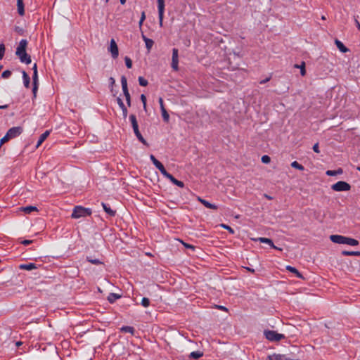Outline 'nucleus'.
Returning <instances> with one entry per match:
<instances>
[{
  "label": "nucleus",
  "mask_w": 360,
  "mask_h": 360,
  "mask_svg": "<svg viewBox=\"0 0 360 360\" xmlns=\"http://www.w3.org/2000/svg\"><path fill=\"white\" fill-rule=\"evenodd\" d=\"M49 134H50V131H49V130H46L42 134H41V136H39V140L37 143L36 147L38 148L46 139V138L49 136Z\"/></svg>",
  "instance_id": "a211bd4d"
},
{
  "label": "nucleus",
  "mask_w": 360,
  "mask_h": 360,
  "mask_svg": "<svg viewBox=\"0 0 360 360\" xmlns=\"http://www.w3.org/2000/svg\"><path fill=\"white\" fill-rule=\"evenodd\" d=\"M32 69H33V73H37V66L36 63L34 64Z\"/></svg>",
  "instance_id": "052dcab7"
},
{
  "label": "nucleus",
  "mask_w": 360,
  "mask_h": 360,
  "mask_svg": "<svg viewBox=\"0 0 360 360\" xmlns=\"http://www.w3.org/2000/svg\"><path fill=\"white\" fill-rule=\"evenodd\" d=\"M158 101L160 103V110L165 109L162 98H159Z\"/></svg>",
  "instance_id": "09e8293b"
},
{
  "label": "nucleus",
  "mask_w": 360,
  "mask_h": 360,
  "mask_svg": "<svg viewBox=\"0 0 360 360\" xmlns=\"http://www.w3.org/2000/svg\"><path fill=\"white\" fill-rule=\"evenodd\" d=\"M330 239L334 243L344 244L345 236L341 235H331Z\"/></svg>",
  "instance_id": "9d476101"
},
{
  "label": "nucleus",
  "mask_w": 360,
  "mask_h": 360,
  "mask_svg": "<svg viewBox=\"0 0 360 360\" xmlns=\"http://www.w3.org/2000/svg\"><path fill=\"white\" fill-rule=\"evenodd\" d=\"M286 269L288 271L295 274L297 277L300 278H303L302 275L297 271V269L296 268L291 266H287Z\"/></svg>",
  "instance_id": "393cba45"
},
{
  "label": "nucleus",
  "mask_w": 360,
  "mask_h": 360,
  "mask_svg": "<svg viewBox=\"0 0 360 360\" xmlns=\"http://www.w3.org/2000/svg\"><path fill=\"white\" fill-rule=\"evenodd\" d=\"M265 338L272 342L280 341L285 338V335L283 334L278 333L274 330H265L264 333Z\"/></svg>",
  "instance_id": "7ed1b4c3"
},
{
  "label": "nucleus",
  "mask_w": 360,
  "mask_h": 360,
  "mask_svg": "<svg viewBox=\"0 0 360 360\" xmlns=\"http://www.w3.org/2000/svg\"><path fill=\"white\" fill-rule=\"evenodd\" d=\"M27 41L26 39H21L16 49L15 54L18 56L21 63L30 64L31 63V57L26 53V47Z\"/></svg>",
  "instance_id": "f257e3e1"
},
{
  "label": "nucleus",
  "mask_w": 360,
  "mask_h": 360,
  "mask_svg": "<svg viewBox=\"0 0 360 360\" xmlns=\"http://www.w3.org/2000/svg\"><path fill=\"white\" fill-rule=\"evenodd\" d=\"M153 165L155 166L156 168H158L160 170L161 174L165 177H166L168 175L169 173L166 171L165 167L159 160H157L155 162L154 161Z\"/></svg>",
  "instance_id": "f8f14e48"
},
{
  "label": "nucleus",
  "mask_w": 360,
  "mask_h": 360,
  "mask_svg": "<svg viewBox=\"0 0 360 360\" xmlns=\"http://www.w3.org/2000/svg\"><path fill=\"white\" fill-rule=\"evenodd\" d=\"M113 58H117L119 55V50L117 45L114 39H112L110 42V47L108 49Z\"/></svg>",
  "instance_id": "39448f33"
},
{
  "label": "nucleus",
  "mask_w": 360,
  "mask_h": 360,
  "mask_svg": "<svg viewBox=\"0 0 360 360\" xmlns=\"http://www.w3.org/2000/svg\"><path fill=\"white\" fill-rule=\"evenodd\" d=\"M179 54L178 49H172V68L174 70L177 71L179 69Z\"/></svg>",
  "instance_id": "423d86ee"
},
{
  "label": "nucleus",
  "mask_w": 360,
  "mask_h": 360,
  "mask_svg": "<svg viewBox=\"0 0 360 360\" xmlns=\"http://www.w3.org/2000/svg\"><path fill=\"white\" fill-rule=\"evenodd\" d=\"M8 108V105H0V109H6Z\"/></svg>",
  "instance_id": "0e129e2a"
},
{
  "label": "nucleus",
  "mask_w": 360,
  "mask_h": 360,
  "mask_svg": "<svg viewBox=\"0 0 360 360\" xmlns=\"http://www.w3.org/2000/svg\"><path fill=\"white\" fill-rule=\"evenodd\" d=\"M139 83L142 86H146L148 85V81L143 77H139Z\"/></svg>",
  "instance_id": "4c0bfd02"
},
{
  "label": "nucleus",
  "mask_w": 360,
  "mask_h": 360,
  "mask_svg": "<svg viewBox=\"0 0 360 360\" xmlns=\"http://www.w3.org/2000/svg\"><path fill=\"white\" fill-rule=\"evenodd\" d=\"M22 79H23V83L26 88H28L30 86V79L28 75L26 73L25 71H22Z\"/></svg>",
  "instance_id": "a878e982"
},
{
  "label": "nucleus",
  "mask_w": 360,
  "mask_h": 360,
  "mask_svg": "<svg viewBox=\"0 0 360 360\" xmlns=\"http://www.w3.org/2000/svg\"><path fill=\"white\" fill-rule=\"evenodd\" d=\"M217 307L221 310H224V311L227 310V309L224 306H218Z\"/></svg>",
  "instance_id": "e2e57ef3"
},
{
  "label": "nucleus",
  "mask_w": 360,
  "mask_h": 360,
  "mask_svg": "<svg viewBox=\"0 0 360 360\" xmlns=\"http://www.w3.org/2000/svg\"><path fill=\"white\" fill-rule=\"evenodd\" d=\"M11 75V72L10 70H5L2 72L1 77L4 79L8 78Z\"/></svg>",
  "instance_id": "37998d69"
},
{
  "label": "nucleus",
  "mask_w": 360,
  "mask_h": 360,
  "mask_svg": "<svg viewBox=\"0 0 360 360\" xmlns=\"http://www.w3.org/2000/svg\"><path fill=\"white\" fill-rule=\"evenodd\" d=\"M91 214V210L89 208H85L82 206H76L72 213V218L78 219Z\"/></svg>",
  "instance_id": "f03ea898"
},
{
  "label": "nucleus",
  "mask_w": 360,
  "mask_h": 360,
  "mask_svg": "<svg viewBox=\"0 0 360 360\" xmlns=\"http://www.w3.org/2000/svg\"><path fill=\"white\" fill-rule=\"evenodd\" d=\"M109 82H110V87L112 88L113 85L115 83V80L113 77H111L109 78Z\"/></svg>",
  "instance_id": "603ef678"
},
{
  "label": "nucleus",
  "mask_w": 360,
  "mask_h": 360,
  "mask_svg": "<svg viewBox=\"0 0 360 360\" xmlns=\"http://www.w3.org/2000/svg\"><path fill=\"white\" fill-rule=\"evenodd\" d=\"M271 77H266V79H263V80H261L259 82L260 84H265L267 82H269L270 80Z\"/></svg>",
  "instance_id": "6e6d98bb"
},
{
  "label": "nucleus",
  "mask_w": 360,
  "mask_h": 360,
  "mask_svg": "<svg viewBox=\"0 0 360 360\" xmlns=\"http://www.w3.org/2000/svg\"><path fill=\"white\" fill-rule=\"evenodd\" d=\"M197 199H198V200L199 202H200L207 208L212 209V210H217V206L216 205L212 204L210 202L205 200V199H202L200 197H198Z\"/></svg>",
  "instance_id": "ddd939ff"
},
{
  "label": "nucleus",
  "mask_w": 360,
  "mask_h": 360,
  "mask_svg": "<svg viewBox=\"0 0 360 360\" xmlns=\"http://www.w3.org/2000/svg\"><path fill=\"white\" fill-rule=\"evenodd\" d=\"M32 243V240H24L22 241V244L25 245H30Z\"/></svg>",
  "instance_id": "864d4df0"
},
{
  "label": "nucleus",
  "mask_w": 360,
  "mask_h": 360,
  "mask_svg": "<svg viewBox=\"0 0 360 360\" xmlns=\"http://www.w3.org/2000/svg\"><path fill=\"white\" fill-rule=\"evenodd\" d=\"M342 173V169H338V170H328L326 171V174L328 176H335L336 174H340Z\"/></svg>",
  "instance_id": "c756f323"
},
{
  "label": "nucleus",
  "mask_w": 360,
  "mask_h": 360,
  "mask_svg": "<svg viewBox=\"0 0 360 360\" xmlns=\"http://www.w3.org/2000/svg\"><path fill=\"white\" fill-rule=\"evenodd\" d=\"M5 53V46L3 44H0V60L4 58Z\"/></svg>",
  "instance_id": "79ce46f5"
},
{
  "label": "nucleus",
  "mask_w": 360,
  "mask_h": 360,
  "mask_svg": "<svg viewBox=\"0 0 360 360\" xmlns=\"http://www.w3.org/2000/svg\"><path fill=\"white\" fill-rule=\"evenodd\" d=\"M129 120H130V122L131 123V126H132V128H133L134 134H136L138 131H139L138 122L136 120V115H133V114L129 116Z\"/></svg>",
  "instance_id": "9b49d317"
},
{
  "label": "nucleus",
  "mask_w": 360,
  "mask_h": 360,
  "mask_svg": "<svg viewBox=\"0 0 360 360\" xmlns=\"http://www.w3.org/2000/svg\"><path fill=\"white\" fill-rule=\"evenodd\" d=\"M344 244L351 246H356L359 245V241L356 239L345 236Z\"/></svg>",
  "instance_id": "6ab92c4d"
},
{
  "label": "nucleus",
  "mask_w": 360,
  "mask_h": 360,
  "mask_svg": "<svg viewBox=\"0 0 360 360\" xmlns=\"http://www.w3.org/2000/svg\"><path fill=\"white\" fill-rule=\"evenodd\" d=\"M117 104L119 105L120 108L122 109L123 117L126 118L127 116L128 111H127V109L125 107L122 100L118 97L117 98Z\"/></svg>",
  "instance_id": "f3484780"
},
{
  "label": "nucleus",
  "mask_w": 360,
  "mask_h": 360,
  "mask_svg": "<svg viewBox=\"0 0 360 360\" xmlns=\"http://www.w3.org/2000/svg\"><path fill=\"white\" fill-rule=\"evenodd\" d=\"M142 38L144 41H146V39H148L145 35L142 34Z\"/></svg>",
  "instance_id": "774afa93"
},
{
  "label": "nucleus",
  "mask_w": 360,
  "mask_h": 360,
  "mask_svg": "<svg viewBox=\"0 0 360 360\" xmlns=\"http://www.w3.org/2000/svg\"><path fill=\"white\" fill-rule=\"evenodd\" d=\"M331 188L335 191H348L351 186L345 181H340L332 185Z\"/></svg>",
  "instance_id": "20e7f679"
},
{
  "label": "nucleus",
  "mask_w": 360,
  "mask_h": 360,
  "mask_svg": "<svg viewBox=\"0 0 360 360\" xmlns=\"http://www.w3.org/2000/svg\"><path fill=\"white\" fill-rule=\"evenodd\" d=\"M150 159L153 163H154V161L155 162L157 160V159L155 158V157L153 155H150Z\"/></svg>",
  "instance_id": "bf43d9fd"
},
{
  "label": "nucleus",
  "mask_w": 360,
  "mask_h": 360,
  "mask_svg": "<svg viewBox=\"0 0 360 360\" xmlns=\"http://www.w3.org/2000/svg\"><path fill=\"white\" fill-rule=\"evenodd\" d=\"M141 100L143 103V104H146V97L144 94H141Z\"/></svg>",
  "instance_id": "5fc2aeb1"
},
{
  "label": "nucleus",
  "mask_w": 360,
  "mask_h": 360,
  "mask_svg": "<svg viewBox=\"0 0 360 360\" xmlns=\"http://www.w3.org/2000/svg\"><path fill=\"white\" fill-rule=\"evenodd\" d=\"M246 269L248 271H250V272H252V273L255 272V270L253 269L250 268V267H247Z\"/></svg>",
  "instance_id": "69168bd1"
},
{
  "label": "nucleus",
  "mask_w": 360,
  "mask_h": 360,
  "mask_svg": "<svg viewBox=\"0 0 360 360\" xmlns=\"http://www.w3.org/2000/svg\"><path fill=\"white\" fill-rule=\"evenodd\" d=\"M184 245L187 248H190V249H192V250H194V248H195L194 246L192 245L186 244V243H184Z\"/></svg>",
  "instance_id": "4d7b16f0"
},
{
  "label": "nucleus",
  "mask_w": 360,
  "mask_h": 360,
  "mask_svg": "<svg viewBox=\"0 0 360 360\" xmlns=\"http://www.w3.org/2000/svg\"><path fill=\"white\" fill-rule=\"evenodd\" d=\"M32 80H33V84H37V82H38V75H37V73H33Z\"/></svg>",
  "instance_id": "de8ad7c7"
},
{
  "label": "nucleus",
  "mask_w": 360,
  "mask_h": 360,
  "mask_svg": "<svg viewBox=\"0 0 360 360\" xmlns=\"http://www.w3.org/2000/svg\"><path fill=\"white\" fill-rule=\"evenodd\" d=\"M37 90V84H33V89H32V91L34 93V94L35 95L36 94V91Z\"/></svg>",
  "instance_id": "13d9d810"
},
{
  "label": "nucleus",
  "mask_w": 360,
  "mask_h": 360,
  "mask_svg": "<svg viewBox=\"0 0 360 360\" xmlns=\"http://www.w3.org/2000/svg\"><path fill=\"white\" fill-rule=\"evenodd\" d=\"M164 11H165V6H162V11H161V10H160V8H158V17H159V22H160V26H162Z\"/></svg>",
  "instance_id": "2f4dec72"
},
{
  "label": "nucleus",
  "mask_w": 360,
  "mask_h": 360,
  "mask_svg": "<svg viewBox=\"0 0 360 360\" xmlns=\"http://www.w3.org/2000/svg\"><path fill=\"white\" fill-rule=\"evenodd\" d=\"M295 68H300V74L302 76H304L306 75V70H305V63L304 62H302L301 65H295Z\"/></svg>",
  "instance_id": "cd10ccee"
},
{
  "label": "nucleus",
  "mask_w": 360,
  "mask_h": 360,
  "mask_svg": "<svg viewBox=\"0 0 360 360\" xmlns=\"http://www.w3.org/2000/svg\"><path fill=\"white\" fill-rule=\"evenodd\" d=\"M158 1V8H160V10L162 11V6H165V1L164 0H157Z\"/></svg>",
  "instance_id": "49530a36"
},
{
  "label": "nucleus",
  "mask_w": 360,
  "mask_h": 360,
  "mask_svg": "<svg viewBox=\"0 0 360 360\" xmlns=\"http://www.w3.org/2000/svg\"><path fill=\"white\" fill-rule=\"evenodd\" d=\"M19 269L22 270L32 271L37 269V265L34 263L22 264L19 266Z\"/></svg>",
  "instance_id": "dca6fc26"
},
{
  "label": "nucleus",
  "mask_w": 360,
  "mask_h": 360,
  "mask_svg": "<svg viewBox=\"0 0 360 360\" xmlns=\"http://www.w3.org/2000/svg\"><path fill=\"white\" fill-rule=\"evenodd\" d=\"M165 178L168 179L172 183H173L174 185H176L180 188H183L184 186V184L183 181L177 180L169 173Z\"/></svg>",
  "instance_id": "4468645a"
},
{
  "label": "nucleus",
  "mask_w": 360,
  "mask_h": 360,
  "mask_svg": "<svg viewBox=\"0 0 360 360\" xmlns=\"http://www.w3.org/2000/svg\"><path fill=\"white\" fill-rule=\"evenodd\" d=\"M342 254L346 256H359L360 252L359 251H342Z\"/></svg>",
  "instance_id": "c85d7f7f"
},
{
  "label": "nucleus",
  "mask_w": 360,
  "mask_h": 360,
  "mask_svg": "<svg viewBox=\"0 0 360 360\" xmlns=\"http://www.w3.org/2000/svg\"><path fill=\"white\" fill-rule=\"evenodd\" d=\"M145 43H146V46L148 51H149L151 49L152 46H153L154 42L150 39H146Z\"/></svg>",
  "instance_id": "c9c22d12"
},
{
  "label": "nucleus",
  "mask_w": 360,
  "mask_h": 360,
  "mask_svg": "<svg viewBox=\"0 0 360 360\" xmlns=\"http://www.w3.org/2000/svg\"><path fill=\"white\" fill-rule=\"evenodd\" d=\"M136 138L144 145L148 146V143L145 140V139L143 137L140 131H138L135 134Z\"/></svg>",
  "instance_id": "72a5a7b5"
},
{
  "label": "nucleus",
  "mask_w": 360,
  "mask_h": 360,
  "mask_svg": "<svg viewBox=\"0 0 360 360\" xmlns=\"http://www.w3.org/2000/svg\"><path fill=\"white\" fill-rule=\"evenodd\" d=\"M121 4H124L126 3V0H120Z\"/></svg>",
  "instance_id": "338daca9"
},
{
  "label": "nucleus",
  "mask_w": 360,
  "mask_h": 360,
  "mask_svg": "<svg viewBox=\"0 0 360 360\" xmlns=\"http://www.w3.org/2000/svg\"><path fill=\"white\" fill-rule=\"evenodd\" d=\"M145 19H146L145 12L143 11L142 13H141V19H140L139 22V27L142 26L143 22L145 20Z\"/></svg>",
  "instance_id": "a18cd8bd"
},
{
  "label": "nucleus",
  "mask_w": 360,
  "mask_h": 360,
  "mask_svg": "<svg viewBox=\"0 0 360 360\" xmlns=\"http://www.w3.org/2000/svg\"><path fill=\"white\" fill-rule=\"evenodd\" d=\"M291 166H292V167L297 169L300 171L304 170V167L302 165H300L299 162H297V161L292 162L291 163Z\"/></svg>",
  "instance_id": "f704fd0d"
},
{
  "label": "nucleus",
  "mask_w": 360,
  "mask_h": 360,
  "mask_svg": "<svg viewBox=\"0 0 360 360\" xmlns=\"http://www.w3.org/2000/svg\"><path fill=\"white\" fill-rule=\"evenodd\" d=\"M125 97V99H126V101H127V104L128 106H131V96H124Z\"/></svg>",
  "instance_id": "3c124183"
},
{
  "label": "nucleus",
  "mask_w": 360,
  "mask_h": 360,
  "mask_svg": "<svg viewBox=\"0 0 360 360\" xmlns=\"http://www.w3.org/2000/svg\"><path fill=\"white\" fill-rule=\"evenodd\" d=\"M355 24L357 27V28L360 30V23L357 20V19H355Z\"/></svg>",
  "instance_id": "680f3d73"
},
{
  "label": "nucleus",
  "mask_w": 360,
  "mask_h": 360,
  "mask_svg": "<svg viewBox=\"0 0 360 360\" xmlns=\"http://www.w3.org/2000/svg\"><path fill=\"white\" fill-rule=\"evenodd\" d=\"M124 60H125V64H126V66L127 67V68H131V67H132L131 60L129 57L126 56L124 58Z\"/></svg>",
  "instance_id": "a19ab883"
},
{
  "label": "nucleus",
  "mask_w": 360,
  "mask_h": 360,
  "mask_svg": "<svg viewBox=\"0 0 360 360\" xmlns=\"http://www.w3.org/2000/svg\"><path fill=\"white\" fill-rule=\"evenodd\" d=\"M261 160L263 163L268 164L270 162L271 158L269 155H265L262 157Z\"/></svg>",
  "instance_id": "ea45409f"
},
{
  "label": "nucleus",
  "mask_w": 360,
  "mask_h": 360,
  "mask_svg": "<svg viewBox=\"0 0 360 360\" xmlns=\"http://www.w3.org/2000/svg\"><path fill=\"white\" fill-rule=\"evenodd\" d=\"M255 240L259 241L263 243H266V244L269 245L272 248L277 249V247L276 245H274L273 241L269 238L260 237L257 239H255Z\"/></svg>",
  "instance_id": "2eb2a0df"
},
{
  "label": "nucleus",
  "mask_w": 360,
  "mask_h": 360,
  "mask_svg": "<svg viewBox=\"0 0 360 360\" xmlns=\"http://www.w3.org/2000/svg\"><path fill=\"white\" fill-rule=\"evenodd\" d=\"M22 132V128L20 127H14L8 129L7 131L8 136L11 138H15L19 136Z\"/></svg>",
  "instance_id": "0eeeda50"
},
{
  "label": "nucleus",
  "mask_w": 360,
  "mask_h": 360,
  "mask_svg": "<svg viewBox=\"0 0 360 360\" xmlns=\"http://www.w3.org/2000/svg\"><path fill=\"white\" fill-rule=\"evenodd\" d=\"M102 207H103V210L105 212L108 214L110 216H114L115 214V211L112 210L109 205L107 204L102 202L101 203Z\"/></svg>",
  "instance_id": "4be33fe9"
},
{
  "label": "nucleus",
  "mask_w": 360,
  "mask_h": 360,
  "mask_svg": "<svg viewBox=\"0 0 360 360\" xmlns=\"http://www.w3.org/2000/svg\"><path fill=\"white\" fill-rule=\"evenodd\" d=\"M221 226L222 228H224V229H226L227 231H229V233H232V234H233V233H234V231H233V229L231 227H230L229 226L222 224H221Z\"/></svg>",
  "instance_id": "c03bdc74"
},
{
  "label": "nucleus",
  "mask_w": 360,
  "mask_h": 360,
  "mask_svg": "<svg viewBox=\"0 0 360 360\" xmlns=\"http://www.w3.org/2000/svg\"><path fill=\"white\" fill-rule=\"evenodd\" d=\"M120 297L121 296L120 295H117L116 293H110L108 297V300L109 301V302L113 303L115 300L120 298Z\"/></svg>",
  "instance_id": "bb28decb"
},
{
  "label": "nucleus",
  "mask_w": 360,
  "mask_h": 360,
  "mask_svg": "<svg viewBox=\"0 0 360 360\" xmlns=\"http://www.w3.org/2000/svg\"><path fill=\"white\" fill-rule=\"evenodd\" d=\"M268 360H297L292 359L284 354H273L267 356Z\"/></svg>",
  "instance_id": "6e6552de"
},
{
  "label": "nucleus",
  "mask_w": 360,
  "mask_h": 360,
  "mask_svg": "<svg viewBox=\"0 0 360 360\" xmlns=\"http://www.w3.org/2000/svg\"><path fill=\"white\" fill-rule=\"evenodd\" d=\"M26 214H30L32 212L37 211V207L35 206H27L20 208Z\"/></svg>",
  "instance_id": "b1692460"
},
{
  "label": "nucleus",
  "mask_w": 360,
  "mask_h": 360,
  "mask_svg": "<svg viewBox=\"0 0 360 360\" xmlns=\"http://www.w3.org/2000/svg\"><path fill=\"white\" fill-rule=\"evenodd\" d=\"M203 356V353L201 351L192 352L189 354V358L193 359H198Z\"/></svg>",
  "instance_id": "5701e85b"
},
{
  "label": "nucleus",
  "mask_w": 360,
  "mask_h": 360,
  "mask_svg": "<svg viewBox=\"0 0 360 360\" xmlns=\"http://www.w3.org/2000/svg\"><path fill=\"white\" fill-rule=\"evenodd\" d=\"M338 49L342 52V53H346L348 51V49L346 48V46L342 44V42H341L340 41H339L338 39H336L335 41Z\"/></svg>",
  "instance_id": "412c9836"
},
{
  "label": "nucleus",
  "mask_w": 360,
  "mask_h": 360,
  "mask_svg": "<svg viewBox=\"0 0 360 360\" xmlns=\"http://www.w3.org/2000/svg\"><path fill=\"white\" fill-rule=\"evenodd\" d=\"M121 84H122V91H123L124 96H129L130 94L129 92L128 87H127V80L126 77L124 75L121 77Z\"/></svg>",
  "instance_id": "1a4fd4ad"
},
{
  "label": "nucleus",
  "mask_w": 360,
  "mask_h": 360,
  "mask_svg": "<svg viewBox=\"0 0 360 360\" xmlns=\"http://www.w3.org/2000/svg\"><path fill=\"white\" fill-rule=\"evenodd\" d=\"M141 304L143 307H148L150 305V300L147 297H143L141 300Z\"/></svg>",
  "instance_id": "e433bc0d"
},
{
  "label": "nucleus",
  "mask_w": 360,
  "mask_h": 360,
  "mask_svg": "<svg viewBox=\"0 0 360 360\" xmlns=\"http://www.w3.org/2000/svg\"><path fill=\"white\" fill-rule=\"evenodd\" d=\"M121 331L124 333H129L131 334H134V328L131 326H122L121 328Z\"/></svg>",
  "instance_id": "7c9ffc66"
},
{
  "label": "nucleus",
  "mask_w": 360,
  "mask_h": 360,
  "mask_svg": "<svg viewBox=\"0 0 360 360\" xmlns=\"http://www.w3.org/2000/svg\"><path fill=\"white\" fill-rule=\"evenodd\" d=\"M87 261L89 262L90 263L93 264H103L102 262H101L99 259H91L89 257H87Z\"/></svg>",
  "instance_id": "58836bf2"
},
{
  "label": "nucleus",
  "mask_w": 360,
  "mask_h": 360,
  "mask_svg": "<svg viewBox=\"0 0 360 360\" xmlns=\"http://www.w3.org/2000/svg\"><path fill=\"white\" fill-rule=\"evenodd\" d=\"M18 12L20 15L22 16L25 14L23 0H17Z\"/></svg>",
  "instance_id": "aec40b11"
},
{
  "label": "nucleus",
  "mask_w": 360,
  "mask_h": 360,
  "mask_svg": "<svg viewBox=\"0 0 360 360\" xmlns=\"http://www.w3.org/2000/svg\"><path fill=\"white\" fill-rule=\"evenodd\" d=\"M313 150L315 153H319L320 151H319V143H315L313 146Z\"/></svg>",
  "instance_id": "8fccbe9b"
},
{
  "label": "nucleus",
  "mask_w": 360,
  "mask_h": 360,
  "mask_svg": "<svg viewBox=\"0 0 360 360\" xmlns=\"http://www.w3.org/2000/svg\"><path fill=\"white\" fill-rule=\"evenodd\" d=\"M162 116L165 122H168L169 120V115L167 112L166 109L161 110Z\"/></svg>",
  "instance_id": "473e14b6"
}]
</instances>
